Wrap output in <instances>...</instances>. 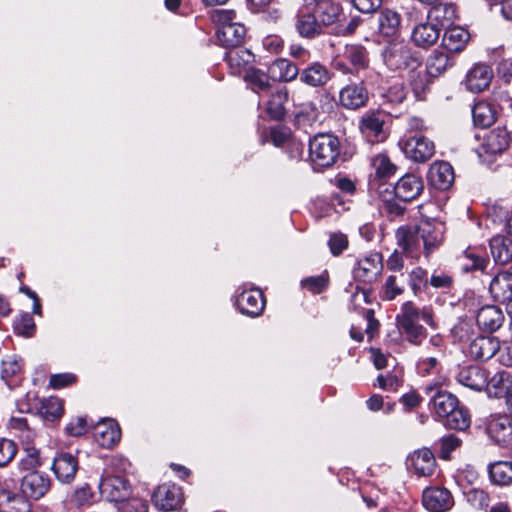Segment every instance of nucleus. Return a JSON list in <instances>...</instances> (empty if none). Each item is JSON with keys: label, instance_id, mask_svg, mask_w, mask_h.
<instances>
[{"label": "nucleus", "instance_id": "nucleus-44", "mask_svg": "<svg viewBox=\"0 0 512 512\" xmlns=\"http://www.w3.org/2000/svg\"><path fill=\"white\" fill-rule=\"evenodd\" d=\"M472 118L476 126L485 128L495 122L496 110L490 103L480 101L473 106Z\"/></svg>", "mask_w": 512, "mask_h": 512}, {"label": "nucleus", "instance_id": "nucleus-42", "mask_svg": "<svg viewBox=\"0 0 512 512\" xmlns=\"http://www.w3.org/2000/svg\"><path fill=\"white\" fill-rule=\"evenodd\" d=\"M401 23V16L394 10L383 9L378 17L379 32L386 37L396 35Z\"/></svg>", "mask_w": 512, "mask_h": 512}, {"label": "nucleus", "instance_id": "nucleus-22", "mask_svg": "<svg viewBox=\"0 0 512 512\" xmlns=\"http://www.w3.org/2000/svg\"><path fill=\"white\" fill-rule=\"evenodd\" d=\"M476 322L481 330L493 333L502 326L504 314L502 310L495 305H485L478 310Z\"/></svg>", "mask_w": 512, "mask_h": 512}, {"label": "nucleus", "instance_id": "nucleus-6", "mask_svg": "<svg viewBox=\"0 0 512 512\" xmlns=\"http://www.w3.org/2000/svg\"><path fill=\"white\" fill-rule=\"evenodd\" d=\"M304 7L311 9L322 27L330 26L339 20L341 15L340 5L331 0H302Z\"/></svg>", "mask_w": 512, "mask_h": 512}, {"label": "nucleus", "instance_id": "nucleus-8", "mask_svg": "<svg viewBox=\"0 0 512 512\" xmlns=\"http://www.w3.org/2000/svg\"><path fill=\"white\" fill-rule=\"evenodd\" d=\"M155 507L161 511H172L183 502L182 489L176 485L163 484L158 486L152 496Z\"/></svg>", "mask_w": 512, "mask_h": 512}, {"label": "nucleus", "instance_id": "nucleus-4", "mask_svg": "<svg viewBox=\"0 0 512 512\" xmlns=\"http://www.w3.org/2000/svg\"><path fill=\"white\" fill-rule=\"evenodd\" d=\"M418 232L422 239L424 253L428 257L442 244L446 226L441 220L426 219L418 225Z\"/></svg>", "mask_w": 512, "mask_h": 512}, {"label": "nucleus", "instance_id": "nucleus-56", "mask_svg": "<svg viewBox=\"0 0 512 512\" xmlns=\"http://www.w3.org/2000/svg\"><path fill=\"white\" fill-rule=\"evenodd\" d=\"M461 440L455 435L444 436L440 440L441 444V456L443 459L448 460L450 453L461 445Z\"/></svg>", "mask_w": 512, "mask_h": 512}, {"label": "nucleus", "instance_id": "nucleus-1", "mask_svg": "<svg viewBox=\"0 0 512 512\" xmlns=\"http://www.w3.org/2000/svg\"><path fill=\"white\" fill-rule=\"evenodd\" d=\"M381 57L384 65L391 71L414 70L419 66L418 59L404 41L389 42L383 48Z\"/></svg>", "mask_w": 512, "mask_h": 512}, {"label": "nucleus", "instance_id": "nucleus-5", "mask_svg": "<svg viewBox=\"0 0 512 512\" xmlns=\"http://www.w3.org/2000/svg\"><path fill=\"white\" fill-rule=\"evenodd\" d=\"M488 436L499 446L512 447V419L507 415H491L486 423Z\"/></svg>", "mask_w": 512, "mask_h": 512}, {"label": "nucleus", "instance_id": "nucleus-20", "mask_svg": "<svg viewBox=\"0 0 512 512\" xmlns=\"http://www.w3.org/2000/svg\"><path fill=\"white\" fill-rule=\"evenodd\" d=\"M423 189V181L419 176L406 174L395 184L394 193L398 199L408 202L416 199Z\"/></svg>", "mask_w": 512, "mask_h": 512}, {"label": "nucleus", "instance_id": "nucleus-59", "mask_svg": "<svg viewBox=\"0 0 512 512\" xmlns=\"http://www.w3.org/2000/svg\"><path fill=\"white\" fill-rule=\"evenodd\" d=\"M14 328L19 335L31 336L35 325L33 319L29 315H25L15 322Z\"/></svg>", "mask_w": 512, "mask_h": 512}, {"label": "nucleus", "instance_id": "nucleus-45", "mask_svg": "<svg viewBox=\"0 0 512 512\" xmlns=\"http://www.w3.org/2000/svg\"><path fill=\"white\" fill-rule=\"evenodd\" d=\"M489 478L492 483L506 486L512 483V462L498 461L489 466Z\"/></svg>", "mask_w": 512, "mask_h": 512}, {"label": "nucleus", "instance_id": "nucleus-50", "mask_svg": "<svg viewBox=\"0 0 512 512\" xmlns=\"http://www.w3.org/2000/svg\"><path fill=\"white\" fill-rule=\"evenodd\" d=\"M295 117L299 124L311 125L319 119V111L317 106L312 102L302 103L299 105Z\"/></svg>", "mask_w": 512, "mask_h": 512}, {"label": "nucleus", "instance_id": "nucleus-37", "mask_svg": "<svg viewBox=\"0 0 512 512\" xmlns=\"http://www.w3.org/2000/svg\"><path fill=\"white\" fill-rule=\"evenodd\" d=\"M469 40V33L459 26L449 27L446 29L442 45L448 52H461Z\"/></svg>", "mask_w": 512, "mask_h": 512}, {"label": "nucleus", "instance_id": "nucleus-11", "mask_svg": "<svg viewBox=\"0 0 512 512\" xmlns=\"http://www.w3.org/2000/svg\"><path fill=\"white\" fill-rule=\"evenodd\" d=\"M492 79V68L487 64L477 63L468 70L463 84L468 91L480 93L490 86Z\"/></svg>", "mask_w": 512, "mask_h": 512}, {"label": "nucleus", "instance_id": "nucleus-48", "mask_svg": "<svg viewBox=\"0 0 512 512\" xmlns=\"http://www.w3.org/2000/svg\"><path fill=\"white\" fill-rule=\"evenodd\" d=\"M244 80L248 83L254 92H267L271 88L270 77L268 72L256 68H251L244 76Z\"/></svg>", "mask_w": 512, "mask_h": 512}, {"label": "nucleus", "instance_id": "nucleus-28", "mask_svg": "<svg viewBox=\"0 0 512 512\" xmlns=\"http://www.w3.org/2000/svg\"><path fill=\"white\" fill-rule=\"evenodd\" d=\"M441 31L436 23L427 19V22L420 23L413 29L412 40L417 46L427 48L438 41Z\"/></svg>", "mask_w": 512, "mask_h": 512}, {"label": "nucleus", "instance_id": "nucleus-31", "mask_svg": "<svg viewBox=\"0 0 512 512\" xmlns=\"http://www.w3.org/2000/svg\"><path fill=\"white\" fill-rule=\"evenodd\" d=\"M489 291L496 301L512 300V273L508 271L498 273L492 279Z\"/></svg>", "mask_w": 512, "mask_h": 512}, {"label": "nucleus", "instance_id": "nucleus-57", "mask_svg": "<svg viewBox=\"0 0 512 512\" xmlns=\"http://www.w3.org/2000/svg\"><path fill=\"white\" fill-rule=\"evenodd\" d=\"M465 258L469 261V263H466L463 266V269L466 271L484 270L486 267V259L480 255L475 254L473 251H466Z\"/></svg>", "mask_w": 512, "mask_h": 512}, {"label": "nucleus", "instance_id": "nucleus-62", "mask_svg": "<svg viewBox=\"0 0 512 512\" xmlns=\"http://www.w3.org/2000/svg\"><path fill=\"white\" fill-rule=\"evenodd\" d=\"M66 432L71 436H81L87 430V422L83 417L73 419L65 428Z\"/></svg>", "mask_w": 512, "mask_h": 512}, {"label": "nucleus", "instance_id": "nucleus-51", "mask_svg": "<svg viewBox=\"0 0 512 512\" xmlns=\"http://www.w3.org/2000/svg\"><path fill=\"white\" fill-rule=\"evenodd\" d=\"M372 165L380 178H386L395 173L396 166L390 161L387 155L379 154L373 157Z\"/></svg>", "mask_w": 512, "mask_h": 512}, {"label": "nucleus", "instance_id": "nucleus-52", "mask_svg": "<svg viewBox=\"0 0 512 512\" xmlns=\"http://www.w3.org/2000/svg\"><path fill=\"white\" fill-rule=\"evenodd\" d=\"M18 452L17 444L7 438H0V468L6 467Z\"/></svg>", "mask_w": 512, "mask_h": 512}, {"label": "nucleus", "instance_id": "nucleus-63", "mask_svg": "<svg viewBox=\"0 0 512 512\" xmlns=\"http://www.w3.org/2000/svg\"><path fill=\"white\" fill-rule=\"evenodd\" d=\"M453 284V278L446 273L433 274L430 285L436 289H449Z\"/></svg>", "mask_w": 512, "mask_h": 512}, {"label": "nucleus", "instance_id": "nucleus-43", "mask_svg": "<svg viewBox=\"0 0 512 512\" xmlns=\"http://www.w3.org/2000/svg\"><path fill=\"white\" fill-rule=\"evenodd\" d=\"M37 412L44 420L53 422L63 415V402L57 397L42 399L37 407Z\"/></svg>", "mask_w": 512, "mask_h": 512}, {"label": "nucleus", "instance_id": "nucleus-25", "mask_svg": "<svg viewBox=\"0 0 512 512\" xmlns=\"http://www.w3.org/2000/svg\"><path fill=\"white\" fill-rule=\"evenodd\" d=\"M499 349V342L494 337L478 336L470 342L469 354L475 360L485 361L492 358Z\"/></svg>", "mask_w": 512, "mask_h": 512}, {"label": "nucleus", "instance_id": "nucleus-24", "mask_svg": "<svg viewBox=\"0 0 512 512\" xmlns=\"http://www.w3.org/2000/svg\"><path fill=\"white\" fill-rule=\"evenodd\" d=\"M511 143V134L506 127H496L484 137L482 147L486 153L498 154L504 152Z\"/></svg>", "mask_w": 512, "mask_h": 512}, {"label": "nucleus", "instance_id": "nucleus-13", "mask_svg": "<svg viewBox=\"0 0 512 512\" xmlns=\"http://www.w3.org/2000/svg\"><path fill=\"white\" fill-rule=\"evenodd\" d=\"M295 29L300 37L306 39H314L323 33V29L318 23L315 13H313L311 9L304 7V2L296 15Z\"/></svg>", "mask_w": 512, "mask_h": 512}, {"label": "nucleus", "instance_id": "nucleus-38", "mask_svg": "<svg viewBox=\"0 0 512 512\" xmlns=\"http://www.w3.org/2000/svg\"><path fill=\"white\" fill-rule=\"evenodd\" d=\"M343 59L353 67L355 71L364 70L369 66V53L360 44H347L343 50Z\"/></svg>", "mask_w": 512, "mask_h": 512}, {"label": "nucleus", "instance_id": "nucleus-36", "mask_svg": "<svg viewBox=\"0 0 512 512\" xmlns=\"http://www.w3.org/2000/svg\"><path fill=\"white\" fill-rule=\"evenodd\" d=\"M490 250L496 263L504 265L512 262V238L510 236H494L490 240Z\"/></svg>", "mask_w": 512, "mask_h": 512}, {"label": "nucleus", "instance_id": "nucleus-16", "mask_svg": "<svg viewBox=\"0 0 512 512\" xmlns=\"http://www.w3.org/2000/svg\"><path fill=\"white\" fill-rule=\"evenodd\" d=\"M225 60L232 74L247 73L255 61L254 54L245 47H234L225 54Z\"/></svg>", "mask_w": 512, "mask_h": 512}, {"label": "nucleus", "instance_id": "nucleus-46", "mask_svg": "<svg viewBox=\"0 0 512 512\" xmlns=\"http://www.w3.org/2000/svg\"><path fill=\"white\" fill-rule=\"evenodd\" d=\"M288 99V91L286 88L276 90L271 94L267 105L266 112L274 120H281L285 116L284 104Z\"/></svg>", "mask_w": 512, "mask_h": 512}, {"label": "nucleus", "instance_id": "nucleus-23", "mask_svg": "<svg viewBox=\"0 0 512 512\" xmlns=\"http://www.w3.org/2000/svg\"><path fill=\"white\" fill-rule=\"evenodd\" d=\"M368 100V92L361 84H349L339 93L341 105L347 109L355 110L363 107Z\"/></svg>", "mask_w": 512, "mask_h": 512}, {"label": "nucleus", "instance_id": "nucleus-33", "mask_svg": "<svg viewBox=\"0 0 512 512\" xmlns=\"http://www.w3.org/2000/svg\"><path fill=\"white\" fill-rule=\"evenodd\" d=\"M456 17V6L454 4L439 3L430 9L427 19L436 23V26L443 30L449 28Z\"/></svg>", "mask_w": 512, "mask_h": 512}, {"label": "nucleus", "instance_id": "nucleus-27", "mask_svg": "<svg viewBox=\"0 0 512 512\" xmlns=\"http://www.w3.org/2000/svg\"><path fill=\"white\" fill-rule=\"evenodd\" d=\"M268 74L272 81L291 82L297 78L299 68L290 60L279 58L268 66Z\"/></svg>", "mask_w": 512, "mask_h": 512}, {"label": "nucleus", "instance_id": "nucleus-64", "mask_svg": "<svg viewBox=\"0 0 512 512\" xmlns=\"http://www.w3.org/2000/svg\"><path fill=\"white\" fill-rule=\"evenodd\" d=\"M39 455L37 451L29 452L19 462V468L25 471H35L34 469L40 466Z\"/></svg>", "mask_w": 512, "mask_h": 512}, {"label": "nucleus", "instance_id": "nucleus-47", "mask_svg": "<svg viewBox=\"0 0 512 512\" xmlns=\"http://www.w3.org/2000/svg\"><path fill=\"white\" fill-rule=\"evenodd\" d=\"M454 64L453 58L442 51H434L427 61V72L433 77H437L444 73Z\"/></svg>", "mask_w": 512, "mask_h": 512}, {"label": "nucleus", "instance_id": "nucleus-7", "mask_svg": "<svg viewBox=\"0 0 512 512\" xmlns=\"http://www.w3.org/2000/svg\"><path fill=\"white\" fill-rule=\"evenodd\" d=\"M382 270V256L375 252L360 258L353 269V274L354 278L359 282L372 283L378 279Z\"/></svg>", "mask_w": 512, "mask_h": 512}, {"label": "nucleus", "instance_id": "nucleus-3", "mask_svg": "<svg viewBox=\"0 0 512 512\" xmlns=\"http://www.w3.org/2000/svg\"><path fill=\"white\" fill-rule=\"evenodd\" d=\"M399 146L405 156L416 163L428 161L435 153L432 141L424 136H410L399 141Z\"/></svg>", "mask_w": 512, "mask_h": 512}, {"label": "nucleus", "instance_id": "nucleus-40", "mask_svg": "<svg viewBox=\"0 0 512 512\" xmlns=\"http://www.w3.org/2000/svg\"><path fill=\"white\" fill-rule=\"evenodd\" d=\"M23 494L0 489V509H9V512H30L31 504Z\"/></svg>", "mask_w": 512, "mask_h": 512}, {"label": "nucleus", "instance_id": "nucleus-29", "mask_svg": "<svg viewBox=\"0 0 512 512\" xmlns=\"http://www.w3.org/2000/svg\"><path fill=\"white\" fill-rule=\"evenodd\" d=\"M486 390L489 397H504L512 389V375L506 370H499L487 379Z\"/></svg>", "mask_w": 512, "mask_h": 512}, {"label": "nucleus", "instance_id": "nucleus-34", "mask_svg": "<svg viewBox=\"0 0 512 512\" xmlns=\"http://www.w3.org/2000/svg\"><path fill=\"white\" fill-rule=\"evenodd\" d=\"M246 35V28L240 23L235 25H225L223 28H218L217 38L219 43L226 47L228 50L234 47H241L244 37Z\"/></svg>", "mask_w": 512, "mask_h": 512}, {"label": "nucleus", "instance_id": "nucleus-15", "mask_svg": "<svg viewBox=\"0 0 512 512\" xmlns=\"http://www.w3.org/2000/svg\"><path fill=\"white\" fill-rule=\"evenodd\" d=\"M236 305L242 314L257 317L264 310L265 300L260 290L251 289L243 291L238 295Z\"/></svg>", "mask_w": 512, "mask_h": 512}, {"label": "nucleus", "instance_id": "nucleus-49", "mask_svg": "<svg viewBox=\"0 0 512 512\" xmlns=\"http://www.w3.org/2000/svg\"><path fill=\"white\" fill-rule=\"evenodd\" d=\"M445 419L444 424L447 428L460 431L469 428L471 423L469 412L464 407L459 406H457Z\"/></svg>", "mask_w": 512, "mask_h": 512}, {"label": "nucleus", "instance_id": "nucleus-55", "mask_svg": "<svg viewBox=\"0 0 512 512\" xmlns=\"http://www.w3.org/2000/svg\"><path fill=\"white\" fill-rule=\"evenodd\" d=\"M328 245L331 253L338 256L348 247L347 236L342 233H334L330 236Z\"/></svg>", "mask_w": 512, "mask_h": 512}, {"label": "nucleus", "instance_id": "nucleus-9", "mask_svg": "<svg viewBox=\"0 0 512 512\" xmlns=\"http://www.w3.org/2000/svg\"><path fill=\"white\" fill-rule=\"evenodd\" d=\"M99 492L107 501L118 502L126 500L130 495L128 482L120 476H103L99 483Z\"/></svg>", "mask_w": 512, "mask_h": 512}, {"label": "nucleus", "instance_id": "nucleus-18", "mask_svg": "<svg viewBox=\"0 0 512 512\" xmlns=\"http://www.w3.org/2000/svg\"><path fill=\"white\" fill-rule=\"evenodd\" d=\"M384 119L379 112H366L360 119L359 129L364 137L371 143L383 141Z\"/></svg>", "mask_w": 512, "mask_h": 512}, {"label": "nucleus", "instance_id": "nucleus-26", "mask_svg": "<svg viewBox=\"0 0 512 512\" xmlns=\"http://www.w3.org/2000/svg\"><path fill=\"white\" fill-rule=\"evenodd\" d=\"M120 437V427L114 420L101 421L94 428V439L104 448H110L115 445L120 440Z\"/></svg>", "mask_w": 512, "mask_h": 512}, {"label": "nucleus", "instance_id": "nucleus-2", "mask_svg": "<svg viewBox=\"0 0 512 512\" xmlns=\"http://www.w3.org/2000/svg\"><path fill=\"white\" fill-rule=\"evenodd\" d=\"M340 143L331 134H318L309 143L312 162L319 167L332 166L339 155Z\"/></svg>", "mask_w": 512, "mask_h": 512}, {"label": "nucleus", "instance_id": "nucleus-17", "mask_svg": "<svg viewBox=\"0 0 512 512\" xmlns=\"http://www.w3.org/2000/svg\"><path fill=\"white\" fill-rule=\"evenodd\" d=\"M396 240L398 247L407 256H417L422 242L418 226H401L396 230Z\"/></svg>", "mask_w": 512, "mask_h": 512}, {"label": "nucleus", "instance_id": "nucleus-32", "mask_svg": "<svg viewBox=\"0 0 512 512\" xmlns=\"http://www.w3.org/2000/svg\"><path fill=\"white\" fill-rule=\"evenodd\" d=\"M23 376V364L16 356H8L1 363V378L9 388L18 386Z\"/></svg>", "mask_w": 512, "mask_h": 512}, {"label": "nucleus", "instance_id": "nucleus-35", "mask_svg": "<svg viewBox=\"0 0 512 512\" xmlns=\"http://www.w3.org/2000/svg\"><path fill=\"white\" fill-rule=\"evenodd\" d=\"M410 466L419 476H429L434 472L436 461L433 453L427 449L415 451L409 458Z\"/></svg>", "mask_w": 512, "mask_h": 512}, {"label": "nucleus", "instance_id": "nucleus-30", "mask_svg": "<svg viewBox=\"0 0 512 512\" xmlns=\"http://www.w3.org/2000/svg\"><path fill=\"white\" fill-rule=\"evenodd\" d=\"M420 319H422L427 324H431L432 322L430 313L427 311L420 312L412 302L404 303L402 306L401 314L397 316L399 325L403 330L420 325Z\"/></svg>", "mask_w": 512, "mask_h": 512}, {"label": "nucleus", "instance_id": "nucleus-12", "mask_svg": "<svg viewBox=\"0 0 512 512\" xmlns=\"http://www.w3.org/2000/svg\"><path fill=\"white\" fill-rule=\"evenodd\" d=\"M50 480L44 473L28 472L21 480V492L26 498L38 500L49 490Z\"/></svg>", "mask_w": 512, "mask_h": 512}, {"label": "nucleus", "instance_id": "nucleus-21", "mask_svg": "<svg viewBox=\"0 0 512 512\" xmlns=\"http://www.w3.org/2000/svg\"><path fill=\"white\" fill-rule=\"evenodd\" d=\"M489 373L486 369L471 365L460 369L457 374V381L461 385L472 390L481 391L487 385Z\"/></svg>", "mask_w": 512, "mask_h": 512}, {"label": "nucleus", "instance_id": "nucleus-39", "mask_svg": "<svg viewBox=\"0 0 512 512\" xmlns=\"http://www.w3.org/2000/svg\"><path fill=\"white\" fill-rule=\"evenodd\" d=\"M331 78V73L322 64L315 62L304 69L300 74V80L312 87L325 85Z\"/></svg>", "mask_w": 512, "mask_h": 512}, {"label": "nucleus", "instance_id": "nucleus-41", "mask_svg": "<svg viewBox=\"0 0 512 512\" xmlns=\"http://www.w3.org/2000/svg\"><path fill=\"white\" fill-rule=\"evenodd\" d=\"M432 403L437 416L446 418L458 406V399L447 391H437L432 397Z\"/></svg>", "mask_w": 512, "mask_h": 512}, {"label": "nucleus", "instance_id": "nucleus-61", "mask_svg": "<svg viewBox=\"0 0 512 512\" xmlns=\"http://www.w3.org/2000/svg\"><path fill=\"white\" fill-rule=\"evenodd\" d=\"M76 381V376L71 373L55 374L50 378V385L54 389H60L71 385Z\"/></svg>", "mask_w": 512, "mask_h": 512}, {"label": "nucleus", "instance_id": "nucleus-14", "mask_svg": "<svg viewBox=\"0 0 512 512\" xmlns=\"http://www.w3.org/2000/svg\"><path fill=\"white\" fill-rule=\"evenodd\" d=\"M79 465L76 456L69 452H60L54 458L52 470L62 483H71L78 471Z\"/></svg>", "mask_w": 512, "mask_h": 512}, {"label": "nucleus", "instance_id": "nucleus-19", "mask_svg": "<svg viewBox=\"0 0 512 512\" xmlns=\"http://www.w3.org/2000/svg\"><path fill=\"white\" fill-rule=\"evenodd\" d=\"M454 178L453 167L446 161H436L429 168L428 181L438 190L445 191L449 189L454 182Z\"/></svg>", "mask_w": 512, "mask_h": 512}, {"label": "nucleus", "instance_id": "nucleus-54", "mask_svg": "<svg viewBox=\"0 0 512 512\" xmlns=\"http://www.w3.org/2000/svg\"><path fill=\"white\" fill-rule=\"evenodd\" d=\"M466 498L477 509H485L489 505V495L481 489H470L466 493Z\"/></svg>", "mask_w": 512, "mask_h": 512}, {"label": "nucleus", "instance_id": "nucleus-53", "mask_svg": "<svg viewBox=\"0 0 512 512\" xmlns=\"http://www.w3.org/2000/svg\"><path fill=\"white\" fill-rule=\"evenodd\" d=\"M328 275L321 274L318 276H311L303 279L301 285L314 294L323 292L328 286Z\"/></svg>", "mask_w": 512, "mask_h": 512}, {"label": "nucleus", "instance_id": "nucleus-58", "mask_svg": "<svg viewBox=\"0 0 512 512\" xmlns=\"http://www.w3.org/2000/svg\"><path fill=\"white\" fill-rule=\"evenodd\" d=\"M92 496L93 493L90 486L85 484L74 491L71 501L77 506H82L88 504L91 501Z\"/></svg>", "mask_w": 512, "mask_h": 512}, {"label": "nucleus", "instance_id": "nucleus-10", "mask_svg": "<svg viewBox=\"0 0 512 512\" xmlns=\"http://www.w3.org/2000/svg\"><path fill=\"white\" fill-rule=\"evenodd\" d=\"M423 506L431 512H446L454 505L450 491L442 487H429L422 494Z\"/></svg>", "mask_w": 512, "mask_h": 512}, {"label": "nucleus", "instance_id": "nucleus-60", "mask_svg": "<svg viewBox=\"0 0 512 512\" xmlns=\"http://www.w3.org/2000/svg\"><path fill=\"white\" fill-rule=\"evenodd\" d=\"M386 98L394 104L402 103L406 98V90L402 83H396L389 87L386 92Z\"/></svg>", "mask_w": 512, "mask_h": 512}]
</instances>
